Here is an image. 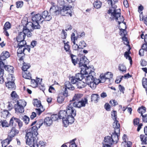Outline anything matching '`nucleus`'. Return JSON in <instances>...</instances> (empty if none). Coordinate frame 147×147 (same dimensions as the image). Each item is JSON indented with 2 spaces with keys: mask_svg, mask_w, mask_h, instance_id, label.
I'll list each match as a JSON object with an SVG mask.
<instances>
[{
  "mask_svg": "<svg viewBox=\"0 0 147 147\" xmlns=\"http://www.w3.org/2000/svg\"><path fill=\"white\" fill-rule=\"evenodd\" d=\"M42 124L37 123L35 126L32 127L29 130V131L26 133L25 137L27 144L31 147L33 146L34 147H38V145L37 142V136L38 134L37 130Z\"/></svg>",
  "mask_w": 147,
  "mask_h": 147,
  "instance_id": "nucleus-1",
  "label": "nucleus"
},
{
  "mask_svg": "<svg viewBox=\"0 0 147 147\" xmlns=\"http://www.w3.org/2000/svg\"><path fill=\"white\" fill-rule=\"evenodd\" d=\"M118 0H107V3L110 4L111 7L108 11L107 13H111V17L118 22L119 24L123 22L124 18L123 16L121 15L120 9H116L117 6L115 4L118 2Z\"/></svg>",
  "mask_w": 147,
  "mask_h": 147,
  "instance_id": "nucleus-2",
  "label": "nucleus"
},
{
  "mask_svg": "<svg viewBox=\"0 0 147 147\" xmlns=\"http://www.w3.org/2000/svg\"><path fill=\"white\" fill-rule=\"evenodd\" d=\"M51 4L52 6L50 8L49 12L53 15H57L61 13H62V12H64L67 15H69L70 16H71V12L70 10L71 7H64L61 9V7L59 8L57 6L56 7L55 4L54 2H51Z\"/></svg>",
  "mask_w": 147,
  "mask_h": 147,
  "instance_id": "nucleus-3",
  "label": "nucleus"
},
{
  "mask_svg": "<svg viewBox=\"0 0 147 147\" xmlns=\"http://www.w3.org/2000/svg\"><path fill=\"white\" fill-rule=\"evenodd\" d=\"M73 107L74 105L71 102L67 106L66 109L68 121L70 124L74 123V117L76 115V111Z\"/></svg>",
  "mask_w": 147,
  "mask_h": 147,
  "instance_id": "nucleus-4",
  "label": "nucleus"
},
{
  "mask_svg": "<svg viewBox=\"0 0 147 147\" xmlns=\"http://www.w3.org/2000/svg\"><path fill=\"white\" fill-rule=\"evenodd\" d=\"M31 15L32 16V22L33 26L34 27L35 29H40V26L39 24L43 22L41 15L39 13L34 14V12L31 13Z\"/></svg>",
  "mask_w": 147,
  "mask_h": 147,
  "instance_id": "nucleus-5",
  "label": "nucleus"
},
{
  "mask_svg": "<svg viewBox=\"0 0 147 147\" xmlns=\"http://www.w3.org/2000/svg\"><path fill=\"white\" fill-rule=\"evenodd\" d=\"M113 125L114 128V132L112 135L111 138L113 142L117 143L119 140L118 137L119 133L120 125L119 123H118L117 121L113 123Z\"/></svg>",
  "mask_w": 147,
  "mask_h": 147,
  "instance_id": "nucleus-6",
  "label": "nucleus"
},
{
  "mask_svg": "<svg viewBox=\"0 0 147 147\" xmlns=\"http://www.w3.org/2000/svg\"><path fill=\"white\" fill-rule=\"evenodd\" d=\"M26 105V102L24 100H20L18 101L14 106L15 113L18 114L24 112V107Z\"/></svg>",
  "mask_w": 147,
  "mask_h": 147,
  "instance_id": "nucleus-7",
  "label": "nucleus"
},
{
  "mask_svg": "<svg viewBox=\"0 0 147 147\" xmlns=\"http://www.w3.org/2000/svg\"><path fill=\"white\" fill-rule=\"evenodd\" d=\"M18 42L19 43L18 44L19 48L17 51V55L20 58V60H22L23 59V56L24 55V52L26 49L25 47L26 44V42L25 40Z\"/></svg>",
  "mask_w": 147,
  "mask_h": 147,
  "instance_id": "nucleus-8",
  "label": "nucleus"
},
{
  "mask_svg": "<svg viewBox=\"0 0 147 147\" xmlns=\"http://www.w3.org/2000/svg\"><path fill=\"white\" fill-rule=\"evenodd\" d=\"M5 63H4V65L3 66H0V83L3 84V83L4 80L3 76L4 73V70L2 69L3 67L5 69L10 73H13L14 72V68L13 66L5 64Z\"/></svg>",
  "mask_w": 147,
  "mask_h": 147,
  "instance_id": "nucleus-9",
  "label": "nucleus"
},
{
  "mask_svg": "<svg viewBox=\"0 0 147 147\" xmlns=\"http://www.w3.org/2000/svg\"><path fill=\"white\" fill-rule=\"evenodd\" d=\"M58 115L59 119H62L63 123L65 125V126L70 124L69 122L68 121V118L67 117L66 110H61L60 111Z\"/></svg>",
  "mask_w": 147,
  "mask_h": 147,
  "instance_id": "nucleus-10",
  "label": "nucleus"
},
{
  "mask_svg": "<svg viewBox=\"0 0 147 147\" xmlns=\"http://www.w3.org/2000/svg\"><path fill=\"white\" fill-rule=\"evenodd\" d=\"M71 102L74 105V107L80 108L85 106L86 104L88 103V99L86 98H84L77 102L75 101Z\"/></svg>",
  "mask_w": 147,
  "mask_h": 147,
  "instance_id": "nucleus-11",
  "label": "nucleus"
},
{
  "mask_svg": "<svg viewBox=\"0 0 147 147\" xmlns=\"http://www.w3.org/2000/svg\"><path fill=\"white\" fill-rule=\"evenodd\" d=\"M113 74L111 72H108L104 74H101L100 75V82L101 83L104 82L106 80H108L109 82H110L111 78H112Z\"/></svg>",
  "mask_w": 147,
  "mask_h": 147,
  "instance_id": "nucleus-12",
  "label": "nucleus"
},
{
  "mask_svg": "<svg viewBox=\"0 0 147 147\" xmlns=\"http://www.w3.org/2000/svg\"><path fill=\"white\" fill-rule=\"evenodd\" d=\"M10 56L9 53L7 51H4L0 55V66L2 67L4 65V63L6 59Z\"/></svg>",
  "mask_w": 147,
  "mask_h": 147,
  "instance_id": "nucleus-13",
  "label": "nucleus"
},
{
  "mask_svg": "<svg viewBox=\"0 0 147 147\" xmlns=\"http://www.w3.org/2000/svg\"><path fill=\"white\" fill-rule=\"evenodd\" d=\"M65 86L66 88H65V91L62 93V95L65 97L68 96V92L66 88L71 90H73L75 88L74 86L70 84V82L68 81H66L65 82Z\"/></svg>",
  "mask_w": 147,
  "mask_h": 147,
  "instance_id": "nucleus-14",
  "label": "nucleus"
},
{
  "mask_svg": "<svg viewBox=\"0 0 147 147\" xmlns=\"http://www.w3.org/2000/svg\"><path fill=\"white\" fill-rule=\"evenodd\" d=\"M81 69V73H83L85 76L95 74L94 72L92 70L91 67H88L86 65Z\"/></svg>",
  "mask_w": 147,
  "mask_h": 147,
  "instance_id": "nucleus-15",
  "label": "nucleus"
},
{
  "mask_svg": "<svg viewBox=\"0 0 147 147\" xmlns=\"http://www.w3.org/2000/svg\"><path fill=\"white\" fill-rule=\"evenodd\" d=\"M22 23L24 26L23 29L27 28H30L32 27V22H28L27 18H24L22 21Z\"/></svg>",
  "mask_w": 147,
  "mask_h": 147,
  "instance_id": "nucleus-16",
  "label": "nucleus"
},
{
  "mask_svg": "<svg viewBox=\"0 0 147 147\" xmlns=\"http://www.w3.org/2000/svg\"><path fill=\"white\" fill-rule=\"evenodd\" d=\"M14 122L18 123L20 128H21L22 127L23 125L22 122L19 119L13 117H12L10 119V125H13L14 123Z\"/></svg>",
  "mask_w": 147,
  "mask_h": 147,
  "instance_id": "nucleus-17",
  "label": "nucleus"
},
{
  "mask_svg": "<svg viewBox=\"0 0 147 147\" xmlns=\"http://www.w3.org/2000/svg\"><path fill=\"white\" fill-rule=\"evenodd\" d=\"M41 15V17L42 18L43 22L45 20V21H49L52 19V17L50 15H49L48 12L47 11H43Z\"/></svg>",
  "mask_w": 147,
  "mask_h": 147,
  "instance_id": "nucleus-18",
  "label": "nucleus"
},
{
  "mask_svg": "<svg viewBox=\"0 0 147 147\" xmlns=\"http://www.w3.org/2000/svg\"><path fill=\"white\" fill-rule=\"evenodd\" d=\"M88 59L85 56L82 57L80 59L79 63V67L81 68L85 67L88 63Z\"/></svg>",
  "mask_w": 147,
  "mask_h": 147,
  "instance_id": "nucleus-19",
  "label": "nucleus"
},
{
  "mask_svg": "<svg viewBox=\"0 0 147 147\" xmlns=\"http://www.w3.org/2000/svg\"><path fill=\"white\" fill-rule=\"evenodd\" d=\"M11 77L12 78V81H10L9 80L7 82V83H5L6 86L10 90L15 89V86L14 82V81L15 80L14 78H13L12 76H11Z\"/></svg>",
  "mask_w": 147,
  "mask_h": 147,
  "instance_id": "nucleus-20",
  "label": "nucleus"
},
{
  "mask_svg": "<svg viewBox=\"0 0 147 147\" xmlns=\"http://www.w3.org/2000/svg\"><path fill=\"white\" fill-rule=\"evenodd\" d=\"M35 28H34V27L32 26V27L30 28H24V29H23V31L24 33L26 36L27 35L28 37H30L32 35V34L30 31H32Z\"/></svg>",
  "mask_w": 147,
  "mask_h": 147,
  "instance_id": "nucleus-21",
  "label": "nucleus"
},
{
  "mask_svg": "<svg viewBox=\"0 0 147 147\" xmlns=\"http://www.w3.org/2000/svg\"><path fill=\"white\" fill-rule=\"evenodd\" d=\"M100 82V80L99 79H96V80L91 82L90 83L87 84L92 89H94L96 86V85Z\"/></svg>",
  "mask_w": 147,
  "mask_h": 147,
  "instance_id": "nucleus-22",
  "label": "nucleus"
},
{
  "mask_svg": "<svg viewBox=\"0 0 147 147\" xmlns=\"http://www.w3.org/2000/svg\"><path fill=\"white\" fill-rule=\"evenodd\" d=\"M18 131L16 130L15 128L13 127L10 130V131L8 134V136L9 137V138H11H11L14 137L15 135L18 134Z\"/></svg>",
  "mask_w": 147,
  "mask_h": 147,
  "instance_id": "nucleus-23",
  "label": "nucleus"
},
{
  "mask_svg": "<svg viewBox=\"0 0 147 147\" xmlns=\"http://www.w3.org/2000/svg\"><path fill=\"white\" fill-rule=\"evenodd\" d=\"M94 74H91L90 75H88L87 76H86L84 78L85 79L86 83L87 84L89 83H90L91 82L94 81L96 80L93 76V75Z\"/></svg>",
  "mask_w": 147,
  "mask_h": 147,
  "instance_id": "nucleus-24",
  "label": "nucleus"
},
{
  "mask_svg": "<svg viewBox=\"0 0 147 147\" xmlns=\"http://www.w3.org/2000/svg\"><path fill=\"white\" fill-rule=\"evenodd\" d=\"M25 37L26 36L23 31L20 32L19 33L18 36L17 37V41L20 42V41L24 40Z\"/></svg>",
  "mask_w": 147,
  "mask_h": 147,
  "instance_id": "nucleus-25",
  "label": "nucleus"
},
{
  "mask_svg": "<svg viewBox=\"0 0 147 147\" xmlns=\"http://www.w3.org/2000/svg\"><path fill=\"white\" fill-rule=\"evenodd\" d=\"M83 95V94H81L79 93L75 94L73 97L72 99L70 100V103L71 102H74L76 100H77L78 101L80 98L82 97Z\"/></svg>",
  "mask_w": 147,
  "mask_h": 147,
  "instance_id": "nucleus-26",
  "label": "nucleus"
},
{
  "mask_svg": "<svg viewBox=\"0 0 147 147\" xmlns=\"http://www.w3.org/2000/svg\"><path fill=\"white\" fill-rule=\"evenodd\" d=\"M31 74L28 71H24L22 72L23 77L25 79H31Z\"/></svg>",
  "mask_w": 147,
  "mask_h": 147,
  "instance_id": "nucleus-27",
  "label": "nucleus"
},
{
  "mask_svg": "<svg viewBox=\"0 0 147 147\" xmlns=\"http://www.w3.org/2000/svg\"><path fill=\"white\" fill-rule=\"evenodd\" d=\"M69 54L71 59L72 63L74 65H75L79 61L78 58L77 56L73 55V54L71 53Z\"/></svg>",
  "mask_w": 147,
  "mask_h": 147,
  "instance_id": "nucleus-28",
  "label": "nucleus"
},
{
  "mask_svg": "<svg viewBox=\"0 0 147 147\" xmlns=\"http://www.w3.org/2000/svg\"><path fill=\"white\" fill-rule=\"evenodd\" d=\"M104 141L105 143L104 144H112L113 143L111 137L109 136H107L105 137Z\"/></svg>",
  "mask_w": 147,
  "mask_h": 147,
  "instance_id": "nucleus-29",
  "label": "nucleus"
},
{
  "mask_svg": "<svg viewBox=\"0 0 147 147\" xmlns=\"http://www.w3.org/2000/svg\"><path fill=\"white\" fill-rule=\"evenodd\" d=\"M11 140V138H7L2 141L1 144L2 147H6L9 144Z\"/></svg>",
  "mask_w": 147,
  "mask_h": 147,
  "instance_id": "nucleus-30",
  "label": "nucleus"
},
{
  "mask_svg": "<svg viewBox=\"0 0 147 147\" xmlns=\"http://www.w3.org/2000/svg\"><path fill=\"white\" fill-rule=\"evenodd\" d=\"M76 85L78 88L81 89L84 87L86 85V84L84 82L80 80L77 82Z\"/></svg>",
  "mask_w": 147,
  "mask_h": 147,
  "instance_id": "nucleus-31",
  "label": "nucleus"
},
{
  "mask_svg": "<svg viewBox=\"0 0 147 147\" xmlns=\"http://www.w3.org/2000/svg\"><path fill=\"white\" fill-rule=\"evenodd\" d=\"M69 42L67 41L66 43V45H64L65 50V51L66 52L69 54L71 53V51L70 50V46L69 45Z\"/></svg>",
  "mask_w": 147,
  "mask_h": 147,
  "instance_id": "nucleus-32",
  "label": "nucleus"
},
{
  "mask_svg": "<svg viewBox=\"0 0 147 147\" xmlns=\"http://www.w3.org/2000/svg\"><path fill=\"white\" fill-rule=\"evenodd\" d=\"M140 138L142 141V144H147V135H140Z\"/></svg>",
  "mask_w": 147,
  "mask_h": 147,
  "instance_id": "nucleus-33",
  "label": "nucleus"
},
{
  "mask_svg": "<svg viewBox=\"0 0 147 147\" xmlns=\"http://www.w3.org/2000/svg\"><path fill=\"white\" fill-rule=\"evenodd\" d=\"M52 123V120L49 117H46L44 120V123L48 126H49Z\"/></svg>",
  "mask_w": 147,
  "mask_h": 147,
  "instance_id": "nucleus-34",
  "label": "nucleus"
},
{
  "mask_svg": "<svg viewBox=\"0 0 147 147\" xmlns=\"http://www.w3.org/2000/svg\"><path fill=\"white\" fill-rule=\"evenodd\" d=\"M79 81L81 80L85 77V76L83 73H78L76 74L75 77Z\"/></svg>",
  "mask_w": 147,
  "mask_h": 147,
  "instance_id": "nucleus-35",
  "label": "nucleus"
},
{
  "mask_svg": "<svg viewBox=\"0 0 147 147\" xmlns=\"http://www.w3.org/2000/svg\"><path fill=\"white\" fill-rule=\"evenodd\" d=\"M91 101L96 102L99 99V95L97 94H92L91 96Z\"/></svg>",
  "mask_w": 147,
  "mask_h": 147,
  "instance_id": "nucleus-36",
  "label": "nucleus"
},
{
  "mask_svg": "<svg viewBox=\"0 0 147 147\" xmlns=\"http://www.w3.org/2000/svg\"><path fill=\"white\" fill-rule=\"evenodd\" d=\"M57 2V6L59 8L61 7V9H62L63 7H68L67 6H64L65 4L64 0H58Z\"/></svg>",
  "mask_w": 147,
  "mask_h": 147,
  "instance_id": "nucleus-37",
  "label": "nucleus"
},
{
  "mask_svg": "<svg viewBox=\"0 0 147 147\" xmlns=\"http://www.w3.org/2000/svg\"><path fill=\"white\" fill-rule=\"evenodd\" d=\"M102 3L100 1L97 0L94 2L93 3L94 7L95 8L98 9L100 8Z\"/></svg>",
  "mask_w": 147,
  "mask_h": 147,
  "instance_id": "nucleus-38",
  "label": "nucleus"
},
{
  "mask_svg": "<svg viewBox=\"0 0 147 147\" xmlns=\"http://www.w3.org/2000/svg\"><path fill=\"white\" fill-rule=\"evenodd\" d=\"M30 67V64L29 63H24L22 67V69L24 71H28L27 69Z\"/></svg>",
  "mask_w": 147,
  "mask_h": 147,
  "instance_id": "nucleus-39",
  "label": "nucleus"
},
{
  "mask_svg": "<svg viewBox=\"0 0 147 147\" xmlns=\"http://www.w3.org/2000/svg\"><path fill=\"white\" fill-rule=\"evenodd\" d=\"M65 97L63 96L62 94H59L58 96L57 97V101L60 103H62L64 100Z\"/></svg>",
  "mask_w": 147,
  "mask_h": 147,
  "instance_id": "nucleus-40",
  "label": "nucleus"
},
{
  "mask_svg": "<svg viewBox=\"0 0 147 147\" xmlns=\"http://www.w3.org/2000/svg\"><path fill=\"white\" fill-rule=\"evenodd\" d=\"M146 109L145 107L142 106L141 107L138 108V111L139 113H141V116L144 115L143 114L146 112Z\"/></svg>",
  "mask_w": 147,
  "mask_h": 147,
  "instance_id": "nucleus-41",
  "label": "nucleus"
},
{
  "mask_svg": "<svg viewBox=\"0 0 147 147\" xmlns=\"http://www.w3.org/2000/svg\"><path fill=\"white\" fill-rule=\"evenodd\" d=\"M111 116L112 118L114 121V122L113 123H114L116 121H117L118 123H119L117 119V117L116 111H113L111 113Z\"/></svg>",
  "mask_w": 147,
  "mask_h": 147,
  "instance_id": "nucleus-42",
  "label": "nucleus"
},
{
  "mask_svg": "<svg viewBox=\"0 0 147 147\" xmlns=\"http://www.w3.org/2000/svg\"><path fill=\"white\" fill-rule=\"evenodd\" d=\"M33 103L35 107L39 108L42 107L40 101H38L37 100H36L34 101Z\"/></svg>",
  "mask_w": 147,
  "mask_h": 147,
  "instance_id": "nucleus-43",
  "label": "nucleus"
},
{
  "mask_svg": "<svg viewBox=\"0 0 147 147\" xmlns=\"http://www.w3.org/2000/svg\"><path fill=\"white\" fill-rule=\"evenodd\" d=\"M119 69L122 72H125L126 68V67L123 64H120L119 65Z\"/></svg>",
  "mask_w": 147,
  "mask_h": 147,
  "instance_id": "nucleus-44",
  "label": "nucleus"
},
{
  "mask_svg": "<svg viewBox=\"0 0 147 147\" xmlns=\"http://www.w3.org/2000/svg\"><path fill=\"white\" fill-rule=\"evenodd\" d=\"M86 44L84 40L80 41L79 44V49H83L86 46Z\"/></svg>",
  "mask_w": 147,
  "mask_h": 147,
  "instance_id": "nucleus-45",
  "label": "nucleus"
},
{
  "mask_svg": "<svg viewBox=\"0 0 147 147\" xmlns=\"http://www.w3.org/2000/svg\"><path fill=\"white\" fill-rule=\"evenodd\" d=\"M70 80L71 83L73 84H76L77 82L78 81L77 79L75 77L73 76L69 78Z\"/></svg>",
  "mask_w": 147,
  "mask_h": 147,
  "instance_id": "nucleus-46",
  "label": "nucleus"
},
{
  "mask_svg": "<svg viewBox=\"0 0 147 147\" xmlns=\"http://www.w3.org/2000/svg\"><path fill=\"white\" fill-rule=\"evenodd\" d=\"M9 113L7 110H3L1 112V116L3 118H6L9 115Z\"/></svg>",
  "mask_w": 147,
  "mask_h": 147,
  "instance_id": "nucleus-47",
  "label": "nucleus"
},
{
  "mask_svg": "<svg viewBox=\"0 0 147 147\" xmlns=\"http://www.w3.org/2000/svg\"><path fill=\"white\" fill-rule=\"evenodd\" d=\"M31 86L33 88L36 87L38 85V82L35 80L31 79Z\"/></svg>",
  "mask_w": 147,
  "mask_h": 147,
  "instance_id": "nucleus-48",
  "label": "nucleus"
},
{
  "mask_svg": "<svg viewBox=\"0 0 147 147\" xmlns=\"http://www.w3.org/2000/svg\"><path fill=\"white\" fill-rule=\"evenodd\" d=\"M50 118L52 119L53 121H55L58 120L59 119V115L57 114L52 115H51Z\"/></svg>",
  "mask_w": 147,
  "mask_h": 147,
  "instance_id": "nucleus-49",
  "label": "nucleus"
},
{
  "mask_svg": "<svg viewBox=\"0 0 147 147\" xmlns=\"http://www.w3.org/2000/svg\"><path fill=\"white\" fill-rule=\"evenodd\" d=\"M125 57L127 59L128 58V59L130 61V63L131 64L132 63V60L131 57L129 56V54L128 52H125L124 54Z\"/></svg>",
  "mask_w": 147,
  "mask_h": 147,
  "instance_id": "nucleus-50",
  "label": "nucleus"
},
{
  "mask_svg": "<svg viewBox=\"0 0 147 147\" xmlns=\"http://www.w3.org/2000/svg\"><path fill=\"white\" fill-rule=\"evenodd\" d=\"M22 119L23 120L26 124H27L28 123L29 121V118L26 115L24 116Z\"/></svg>",
  "mask_w": 147,
  "mask_h": 147,
  "instance_id": "nucleus-51",
  "label": "nucleus"
},
{
  "mask_svg": "<svg viewBox=\"0 0 147 147\" xmlns=\"http://www.w3.org/2000/svg\"><path fill=\"white\" fill-rule=\"evenodd\" d=\"M36 114L38 115H39L41 113L44 111V109L42 107L39 108L38 109H36Z\"/></svg>",
  "mask_w": 147,
  "mask_h": 147,
  "instance_id": "nucleus-52",
  "label": "nucleus"
},
{
  "mask_svg": "<svg viewBox=\"0 0 147 147\" xmlns=\"http://www.w3.org/2000/svg\"><path fill=\"white\" fill-rule=\"evenodd\" d=\"M11 28L10 24L9 22H6L3 28L4 30H7Z\"/></svg>",
  "mask_w": 147,
  "mask_h": 147,
  "instance_id": "nucleus-53",
  "label": "nucleus"
},
{
  "mask_svg": "<svg viewBox=\"0 0 147 147\" xmlns=\"http://www.w3.org/2000/svg\"><path fill=\"white\" fill-rule=\"evenodd\" d=\"M71 39L72 42L74 44H75L76 40H77V37H76L75 34L74 33H73L71 35Z\"/></svg>",
  "mask_w": 147,
  "mask_h": 147,
  "instance_id": "nucleus-54",
  "label": "nucleus"
},
{
  "mask_svg": "<svg viewBox=\"0 0 147 147\" xmlns=\"http://www.w3.org/2000/svg\"><path fill=\"white\" fill-rule=\"evenodd\" d=\"M142 84L143 87L145 88H147V79L143 78L142 80Z\"/></svg>",
  "mask_w": 147,
  "mask_h": 147,
  "instance_id": "nucleus-55",
  "label": "nucleus"
},
{
  "mask_svg": "<svg viewBox=\"0 0 147 147\" xmlns=\"http://www.w3.org/2000/svg\"><path fill=\"white\" fill-rule=\"evenodd\" d=\"M2 127H7L9 126V124L7 121L5 120L1 121V125Z\"/></svg>",
  "mask_w": 147,
  "mask_h": 147,
  "instance_id": "nucleus-56",
  "label": "nucleus"
},
{
  "mask_svg": "<svg viewBox=\"0 0 147 147\" xmlns=\"http://www.w3.org/2000/svg\"><path fill=\"white\" fill-rule=\"evenodd\" d=\"M16 7L17 8L22 7L23 5V2L22 1H18L16 3Z\"/></svg>",
  "mask_w": 147,
  "mask_h": 147,
  "instance_id": "nucleus-57",
  "label": "nucleus"
},
{
  "mask_svg": "<svg viewBox=\"0 0 147 147\" xmlns=\"http://www.w3.org/2000/svg\"><path fill=\"white\" fill-rule=\"evenodd\" d=\"M75 139H73L72 141H71L69 143V147H77V145L74 142Z\"/></svg>",
  "mask_w": 147,
  "mask_h": 147,
  "instance_id": "nucleus-58",
  "label": "nucleus"
},
{
  "mask_svg": "<svg viewBox=\"0 0 147 147\" xmlns=\"http://www.w3.org/2000/svg\"><path fill=\"white\" fill-rule=\"evenodd\" d=\"M61 38L63 39H65L66 38L67 36V33L64 30H63L62 31V32L61 33Z\"/></svg>",
  "mask_w": 147,
  "mask_h": 147,
  "instance_id": "nucleus-59",
  "label": "nucleus"
},
{
  "mask_svg": "<svg viewBox=\"0 0 147 147\" xmlns=\"http://www.w3.org/2000/svg\"><path fill=\"white\" fill-rule=\"evenodd\" d=\"M11 97L13 99L17 98L18 96V95L15 91H13L11 92Z\"/></svg>",
  "mask_w": 147,
  "mask_h": 147,
  "instance_id": "nucleus-60",
  "label": "nucleus"
},
{
  "mask_svg": "<svg viewBox=\"0 0 147 147\" xmlns=\"http://www.w3.org/2000/svg\"><path fill=\"white\" fill-rule=\"evenodd\" d=\"M141 116L142 117L143 121L144 123H147V114H145Z\"/></svg>",
  "mask_w": 147,
  "mask_h": 147,
  "instance_id": "nucleus-61",
  "label": "nucleus"
},
{
  "mask_svg": "<svg viewBox=\"0 0 147 147\" xmlns=\"http://www.w3.org/2000/svg\"><path fill=\"white\" fill-rule=\"evenodd\" d=\"M106 110L107 111H110V106L109 104L108 103H106L104 106Z\"/></svg>",
  "mask_w": 147,
  "mask_h": 147,
  "instance_id": "nucleus-62",
  "label": "nucleus"
},
{
  "mask_svg": "<svg viewBox=\"0 0 147 147\" xmlns=\"http://www.w3.org/2000/svg\"><path fill=\"white\" fill-rule=\"evenodd\" d=\"M72 47L73 49L75 50H77L79 49V46L77 44H76V42L73 45Z\"/></svg>",
  "mask_w": 147,
  "mask_h": 147,
  "instance_id": "nucleus-63",
  "label": "nucleus"
},
{
  "mask_svg": "<svg viewBox=\"0 0 147 147\" xmlns=\"http://www.w3.org/2000/svg\"><path fill=\"white\" fill-rule=\"evenodd\" d=\"M110 103L114 106L118 104L117 102L114 100H111L110 101Z\"/></svg>",
  "mask_w": 147,
  "mask_h": 147,
  "instance_id": "nucleus-64",
  "label": "nucleus"
}]
</instances>
